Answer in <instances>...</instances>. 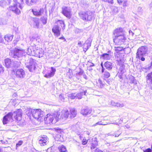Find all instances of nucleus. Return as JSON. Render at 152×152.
Returning a JSON list of instances; mask_svg holds the SVG:
<instances>
[{
    "label": "nucleus",
    "mask_w": 152,
    "mask_h": 152,
    "mask_svg": "<svg viewBox=\"0 0 152 152\" xmlns=\"http://www.w3.org/2000/svg\"><path fill=\"white\" fill-rule=\"evenodd\" d=\"M144 56H140V59L142 61H143L145 60V58L143 57Z\"/></svg>",
    "instance_id": "obj_64"
},
{
    "label": "nucleus",
    "mask_w": 152,
    "mask_h": 152,
    "mask_svg": "<svg viewBox=\"0 0 152 152\" xmlns=\"http://www.w3.org/2000/svg\"><path fill=\"white\" fill-rule=\"evenodd\" d=\"M100 65H101V66L102 68L101 72H104V71L105 69V68L103 66H104V64H103L102 62L101 63Z\"/></svg>",
    "instance_id": "obj_56"
},
{
    "label": "nucleus",
    "mask_w": 152,
    "mask_h": 152,
    "mask_svg": "<svg viewBox=\"0 0 152 152\" xmlns=\"http://www.w3.org/2000/svg\"><path fill=\"white\" fill-rule=\"evenodd\" d=\"M51 71L48 72L45 75L44 77H45L47 78H49L53 77L56 71V69L53 67H51Z\"/></svg>",
    "instance_id": "obj_16"
},
{
    "label": "nucleus",
    "mask_w": 152,
    "mask_h": 152,
    "mask_svg": "<svg viewBox=\"0 0 152 152\" xmlns=\"http://www.w3.org/2000/svg\"><path fill=\"white\" fill-rule=\"evenodd\" d=\"M107 124H104L103 122H102V120H101L100 121H98L97 123H96V124H94V126H96L97 125H105Z\"/></svg>",
    "instance_id": "obj_46"
},
{
    "label": "nucleus",
    "mask_w": 152,
    "mask_h": 152,
    "mask_svg": "<svg viewBox=\"0 0 152 152\" xmlns=\"http://www.w3.org/2000/svg\"><path fill=\"white\" fill-rule=\"evenodd\" d=\"M80 91V92L79 93L82 96L83 95H86V94L87 93V90L85 88H82Z\"/></svg>",
    "instance_id": "obj_35"
},
{
    "label": "nucleus",
    "mask_w": 152,
    "mask_h": 152,
    "mask_svg": "<svg viewBox=\"0 0 152 152\" xmlns=\"http://www.w3.org/2000/svg\"><path fill=\"white\" fill-rule=\"evenodd\" d=\"M94 152H103V151L97 148L94 150Z\"/></svg>",
    "instance_id": "obj_60"
},
{
    "label": "nucleus",
    "mask_w": 152,
    "mask_h": 152,
    "mask_svg": "<svg viewBox=\"0 0 152 152\" xmlns=\"http://www.w3.org/2000/svg\"><path fill=\"white\" fill-rule=\"evenodd\" d=\"M59 100L62 102H64V101L65 98L64 96L61 94H60L59 96Z\"/></svg>",
    "instance_id": "obj_49"
},
{
    "label": "nucleus",
    "mask_w": 152,
    "mask_h": 152,
    "mask_svg": "<svg viewBox=\"0 0 152 152\" xmlns=\"http://www.w3.org/2000/svg\"><path fill=\"white\" fill-rule=\"evenodd\" d=\"M63 14L67 18H70L71 16V10L69 7H64L62 8Z\"/></svg>",
    "instance_id": "obj_11"
},
{
    "label": "nucleus",
    "mask_w": 152,
    "mask_h": 152,
    "mask_svg": "<svg viewBox=\"0 0 152 152\" xmlns=\"http://www.w3.org/2000/svg\"><path fill=\"white\" fill-rule=\"evenodd\" d=\"M92 111V110L88 108H82L81 110V113L83 116H86L90 114Z\"/></svg>",
    "instance_id": "obj_15"
},
{
    "label": "nucleus",
    "mask_w": 152,
    "mask_h": 152,
    "mask_svg": "<svg viewBox=\"0 0 152 152\" xmlns=\"http://www.w3.org/2000/svg\"><path fill=\"white\" fill-rule=\"evenodd\" d=\"M98 82L99 85V86L100 88H102L104 86V84L100 79H99L98 80Z\"/></svg>",
    "instance_id": "obj_48"
},
{
    "label": "nucleus",
    "mask_w": 152,
    "mask_h": 152,
    "mask_svg": "<svg viewBox=\"0 0 152 152\" xmlns=\"http://www.w3.org/2000/svg\"><path fill=\"white\" fill-rule=\"evenodd\" d=\"M69 115V112L67 110H63L61 112V118L62 119L66 120L68 118Z\"/></svg>",
    "instance_id": "obj_19"
},
{
    "label": "nucleus",
    "mask_w": 152,
    "mask_h": 152,
    "mask_svg": "<svg viewBox=\"0 0 152 152\" xmlns=\"http://www.w3.org/2000/svg\"><path fill=\"white\" fill-rule=\"evenodd\" d=\"M15 75L17 77L22 79L25 77L26 73L24 70L22 69H18L15 71Z\"/></svg>",
    "instance_id": "obj_10"
},
{
    "label": "nucleus",
    "mask_w": 152,
    "mask_h": 152,
    "mask_svg": "<svg viewBox=\"0 0 152 152\" xmlns=\"http://www.w3.org/2000/svg\"><path fill=\"white\" fill-rule=\"evenodd\" d=\"M33 27L35 28H38L39 26V18H34L33 19Z\"/></svg>",
    "instance_id": "obj_22"
},
{
    "label": "nucleus",
    "mask_w": 152,
    "mask_h": 152,
    "mask_svg": "<svg viewBox=\"0 0 152 152\" xmlns=\"http://www.w3.org/2000/svg\"><path fill=\"white\" fill-rule=\"evenodd\" d=\"M146 78L147 83L152 84V72L148 74Z\"/></svg>",
    "instance_id": "obj_25"
},
{
    "label": "nucleus",
    "mask_w": 152,
    "mask_h": 152,
    "mask_svg": "<svg viewBox=\"0 0 152 152\" xmlns=\"http://www.w3.org/2000/svg\"><path fill=\"white\" fill-rule=\"evenodd\" d=\"M103 73V77L106 78H107L110 76V74L109 72L106 70H105L103 72H102Z\"/></svg>",
    "instance_id": "obj_34"
},
{
    "label": "nucleus",
    "mask_w": 152,
    "mask_h": 152,
    "mask_svg": "<svg viewBox=\"0 0 152 152\" xmlns=\"http://www.w3.org/2000/svg\"><path fill=\"white\" fill-rule=\"evenodd\" d=\"M30 49V52H29V54L31 55L32 56H34L36 57L38 56V52L39 51H40V48L37 49L35 48V51H34L32 52V51H31V49Z\"/></svg>",
    "instance_id": "obj_23"
},
{
    "label": "nucleus",
    "mask_w": 152,
    "mask_h": 152,
    "mask_svg": "<svg viewBox=\"0 0 152 152\" xmlns=\"http://www.w3.org/2000/svg\"><path fill=\"white\" fill-rule=\"evenodd\" d=\"M28 116H32L35 119L40 120V118L43 116L44 113L40 109L34 110L30 109L29 110H27L26 112Z\"/></svg>",
    "instance_id": "obj_2"
},
{
    "label": "nucleus",
    "mask_w": 152,
    "mask_h": 152,
    "mask_svg": "<svg viewBox=\"0 0 152 152\" xmlns=\"http://www.w3.org/2000/svg\"><path fill=\"white\" fill-rule=\"evenodd\" d=\"M31 45L28 48L27 50V53L29 55L32 56L30 54H29V52H30V49H31V50L32 51V52H33L34 51H35V49L36 46H34L33 45V44L32 43Z\"/></svg>",
    "instance_id": "obj_29"
},
{
    "label": "nucleus",
    "mask_w": 152,
    "mask_h": 152,
    "mask_svg": "<svg viewBox=\"0 0 152 152\" xmlns=\"http://www.w3.org/2000/svg\"><path fill=\"white\" fill-rule=\"evenodd\" d=\"M129 33L130 35L133 36L134 34V33L132 32L131 30H129Z\"/></svg>",
    "instance_id": "obj_63"
},
{
    "label": "nucleus",
    "mask_w": 152,
    "mask_h": 152,
    "mask_svg": "<svg viewBox=\"0 0 152 152\" xmlns=\"http://www.w3.org/2000/svg\"><path fill=\"white\" fill-rule=\"evenodd\" d=\"M148 50L147 47L142 46L139 48L136 53V58H140V56H144Z\"/></svg>",
    "instance_id": "obj_9"
},
{
    "label": "nucleus",
    "mask_w": 152,
    "mask_h": 152,
    "mask_svg": "<svg viewBox=\"0 0 152 152\" xmlns=\"http://www.w3.org/2000/svg\"><path fill=\"white\" fill-rule=\"evenodd\" d=\"M152 67L151 66L149 67H147L146 66L145 67L140 66V71H143L144 72H146L147 70L150 69V67Z\"/></svg>",
    "instance_id": "obj_36"
},
{
    "label": "nucleus",
    "mask_w": 152,
    "mask_h": 152,
    "mask_svg": "<svg viewBox=\"0 0 152 152\" xmlns=\"http://www.w3.org/2000/svg\"><path fill=\"white\" fill-rule=\"evenodd\" d=\"M4 71V67H3L2 65L0 64V73L3 72Z\"/></svg>",
    "instance_id": "obj_55"
},
{
    "label": "nucleus",
    "mask_w": 152,
    "mask_h": 152,
    "mask_svg": "<svg viewBox=\"0 0 152 152\" xmlns=\"http://www.w3.org/2000/svg\"><path fill=\"white\" fill-rule=\"evenodd\" d=\"M13 0L15 4L13 6H10L8 9L12 11L17 15H19L20 13V11L18 8L19 7L20 9L22 10L23 7L19 3L17 2V0Z\"/></svg>",
    "instance_id": "obj_6"
},
{
    "label": "nucleus",
    "mask_w": 152,
    "mask_h": 152,
    "mask_svg": "<svg viewBox=\"0 0 152 152\" xmlns=\"http://www.w3.org/2000/svg\"><path fill=\"white\" fill-rule=\"evenodd\" d=\"M84 73V71L81 69H80V71L76 73L75 75V76L78 80H80L81 79V76Z\"/></svg>",
    "instance_id": "obj_27"
},
{
    "label": "nucleus",
    "mask_w": 152,
    "mask_h": 152,
    "mask_svg": "<svg viewBox=\"0 0 152 152\" xmlns=\"http://www.w3.org/2000/svg\"><path fill=\"white\" fill-rule=\"evenodd\" d=\"M144 152H151V150L150 148H148L145 150H143Z\"/></svg>",
    "instance_id": "obj_59"
},
{
    "label": "nucleus",
    "mask_w": 152,
    "mask_h": 152,
    "mask_svg": "<svg viewBox=\"0 0 152 152\" xmlns=\"http://www.w3.org/2000/svg\"><path fill=\"white\" fill-rule=\"evenodd\" d=\"M32 12L34 15L36 16H39L41 15L43 12V9L42 8L36 9L32 10Z\"/></svg>",
    "instance_id": "obj_13"
},
{
    "label": "nucleus",
    "mask_w": 152,
    "mask_h": 152,
    "mask_svg": "<svg viewBox=\"0 0 152 152\" xmlns=\"http://www.w3.org/2000/svg\"><path fill=\"white\" fill-rule=\"evenodd\" d=\"M37 36H34V35L33 37H31V41L33 42V45L34 46L35 45L36 46V44H37V42L36 39V38H37Z\"/></svg>",
    "instance_id": "obj_39"
},
{
    "label": "nucleus",
    "mask_w": 152,
    "mask_h": 152,
    "mask_svg": "<svg viewBox=\"0 0 152 152\" xmlns=\"http://www.w3.org/2000/svg\"><path fill=\"white\" fill-rule=\"evenodd\" d=\"M71 114L70 117L71 118H74L77 113V112L74 109H72L70 110Z\"/></svg>",
    "instance_id": "obj_32"
},
{
    "label": "nucleus",
    "mask_w": 152,
    "mask_h": 152,
    "mask_svg": "<svg viewBox=\"0 0 152 152\" xmlns=\"http://www.w3.org/2000/svg\"><path fill=\"white\" fill-rule=\"evenodd\" d=\"M25 64L26 67L28 68L30 72H33L35 70L36 68V63L35 60L30 58L28 61L26 62Z\"/></svg>",
    "instance_id": "obj_7"
},
{
    "label": "nucleus",
    "mask_w": 152,
    "mask_h": 152,
    "mask_svg": "<svg viewBox=\"0 0 152 152\" xmlns=\"http://www.w3.org/2000/svg\"><path fill=\"white\" fill-rule=\"evenodd\" d=\"M6 24V22L3 19L0 18V25L5 24Z\"/></svg>",
    "instance_id": "obj_52"
},
{
    "label": "nucleus",
    "mask_w": 152,
    "mask_h": 152,
    "mask_svg": "<svg viewBox=\"0 0 152 152\" xmlns=\"http://www.w3.org/2000/svg\"><path fill=\"white\" fill-rule=\"evenodd\" d=\"M20 62L15 61L13 62V66L15 68H18L20 66Z\"/></svg>",
    "instance_id": "obj_38"
},
{
    "label": "nucleus",
    "mask_w": 152,
    "mask_h": 152,
    "mask_svg": "<svg viewBox=\"0 0 152 152\" xmlns=\"http://www.w3.org/2000/svg\"><path fill=\"white\" fill-rule=\"evenodd\" d=\"M58 149L60 152H67L66 148L63 145H59Z\"/></svg>",
    "instance_id": "obj_33"
},
{
    "label": "nucleus",
    "mask_w": 152,
    "mask_h": 152,
    "mask_svg": "<svg viewBox=\"0 0 152 152\" xmlns=\"http://www.w3.org/2000/svg\"><path fill=\"white\" fill-rule=\"evenodd\" d=\"M112 12L114 14H115L118 12V8L115 6L113 7H112Z\"/></svg>",
    "instance_id": "obj_41"
},
{
    "label": "nucleus",
    "mask_w": 152,
    "mask_h": 152,
    "mask_svg": "<svg viewBox=\"0 0 152 152\" xmlns=\"http://www.w3.org/2000/svg\"><path fill=\"white\" fill-rule=\"evenodd\" d=\"M41 20L43 24H45L47 22V17L45 16L41 17Z\"/></svg>",
    "instance_id": "obj_44"
},
{
    "label": "nucleus",
    "mask_w": 152,
    "mask_h": 152,
    "mask_svg": "<svg viewBox=\"0 0 152 152\" xmlns=\"http://www.w3.org/2000/svg\"><path fill=\"white\" fill-rule=\"evenodd\" d=\"M82 75H83V78L85 79L86 80H87L88 79V77L84 73H84L82 74Z\"/></svg>",
    "instance_id": "obj_61"
},
{
    "label": "nucleus",
    "mask_w": 152,
    "mask_h": 152,
    "mask_svg": "<svg viewBox=\"0 0 152 152\" xmlns=\"http://www.w3.org/2000/svg\"><path fill=\"white\" fill-rule=\"evenodd\" d=\"M94 11H88L86 12H80L79 14L81 18L83 20L90 21L94 16Z\"/></svg>",
    "instance_id": "obj_4"
},
{
    "label": "nucleus",
    "mask_w": 152,
    "mask_h": 152,
    "mask_svg": "<svg viewBox=\"0 0 152 152\" xmlns=\"http://www.w3.org/2000/svg\"><path fill=\"white\" fill-rule=\"evenodd\" d=\"M98 145L97 138L95 137L92 139V142L91 144V150L95 149Z\"/></svg>",
    "instance_id": "obj_21"
},
{
    "label": "nucleus",
    "mask_w": 152,
    "mask_h": 152,
    "mask_svg": "<svg viewBox=\"0 0 152 152\" xmlns=\"http://www.w3.org/2000/svg\"><path fill=\"white\" fill-rule=\"evenodd\" d=\"M111 105L117 107H122L124 106V104L123 103L120 104L117 102H115L113 101H112L111 102Z\"/></svg>",
    "instance_id": "obj_24"
},
{
    "label": "nucleus",
    "mask_w": 152,
    "mask_h": 152,
    "mask_svg": "<svg viewBox=\"0 0 152 152\" xmlns=\"http://www.w3.org/2000/svg\"><path fill=\"white\" fill-rule=\"evenodd\" d=\"M45 123L49 126L51 124H55L58 121L57 117H56L50 114H47L44 118Z\"/></svg>",
    "instance_id": "obj_5"
},
{
    "label": "nucleus",
    "mask_w": 152,
    "mask_h": 152,
    "mask_svg": "<svg viewBox=\"0 0 152 152\" xmlns=\"http://www.w3.org/2000/svg\"><path fill=\"white\" fill-rule=\"evenodd\" d=\"M39 143L41 146H45L46 145V143L48 141V138L45 135H43L38 138Z\"/></svg>",
    "instance_id": "obj_12"
},
{
    "label": "nucleus",
    "mask_w": 152,
    "mask_h": 152,
    "mask_svg": "<svg viewBox=\"0 0 152 152\" xmlns=\"http://www.w3.org/2000/svg\"><path fill=\"white\" fill-rule=\"evenodd\" d=\"M61 28L58 25H55L52 28V31L55 35L58 36L60 35Z\"/></svg>",
    "instance_id": "obj_18"
},
{
    "label": "nucleus",
    "mask_w": 152,
    "mask_h": 152,
    "mask_svg": "<svg viewBox=\"0 0 152 152\" xmlns=\"http://www.w3.org/2000/svg\"><path fill=\"white\" fill-rule=\"evenodd\" d=\"M76 93H71L69 94L68 95V97L70 98L71 99H76Z\"/></svg>",
    "instance_id": "obj_37"
},
{
    "label": "nucleus",
    "mask_w": 152,
    "mask_h": 152,
    "mask_svg": "<svg viewBox=\"0 0 152 152\" xmlns=\"http://www.w3.org/2000/svg\"><path fill=\"white\" fill-rule=\"evenodd\" d=\"M135 79L133 76H131L130 77L129 80L130 83H133Z\"/></svg>",
    "instance_id": "obj_54"
},
{
    "label": "nucleus",
    "mask_w": 152,
    "mask_h": 152,
    "mask_svg": "<svg viewBox=\"0 0 152 152\" xmlns=\"http://www.w3.org/2000/svg\"><path fill=\"white\" fill-rule=\"evenodd\" d=\"M115 50L117 53H119V52L122 51L123 50V48L122 47H115Z\"/></svg>",
    "instance_id": "obj_40"
},
{
    "label": "nucleus",
    "mask_w": 152,
    "mask_h": 152,
    "mask_svg": "<svg viewBox=\"0 0 152 152\" xmlns=\"http://www.w3.org/2000/svg\"><path fill=\"white\" fill-rule=\"evenodd\" d=\"M13 35H7L4 37V39L7 42L12 41L13 38Z\"/></svg>",
    "instance_id": "obj_30"
},
{
    "label": "nucleus",
    "mask_w": 152,
    "mask_h": 152,
    "mask_svg": "<svg viewBox=\"0 0 152 152\" xmlns=\"http://www.w3.org/2000/svg\"><path fill=\"white\" fill-rule=\"evenodd\" d=\"M107 53L102 54L100 56V58L106 60H110L112 57L111 51L109 50Z\"/></svg>",
    "instance_id": "obj_14"
},
{
    "label": "nucleus",
    "mask_w": 152,
    "mask_h": 152,
    "mask_svg": "<svg viewBox=\"0 0 152 152\" xmlns=\"http://www.w3.org/2000/svg\"><path fill=\"white\" fill-rule=\"evenodd\" d=\"M43 53L44 52L42 50V49L41 48H40V51H39L38 52V55L37 57L39 58H40L41 57H42L43 55Z\"/></svg>",
    "instance_id": "obj_45"
},
{
    "label": "nucleus",
    "mask_w": 152,
    "mask_h": 152,
    "mask_svg": "<svg viewBox=\"0 0 152 152\" xmlns=\"http://www.w3.org/2000/svg\"><path fill=\"white\" fill-rule=\"evenodd\" d=\"M105 81H106V82L108 84L110 85L112 82V80L110 79H107L105 80Z\"/></svg>",
    "instance_id": "obj_57"
},
{
    "label": "nucleus",
    "mask_w": 152,
    "mask_h": 152,
    "mask_svg": "<svg viewBox=\"0 0 152 152\" xmlns=\"http://www.w3.org/2000/svg\"><path fill=\"white\" fill-rule=\"evenodd\" d=\"M115 37L113 41L115 45H120L124 44L126 38L122 28L115 29L113 32Z\"/></svg>",
    "instance_id": "obj_1"
},
{
    "label": "nucleus",
    "mask_w": 152,
    "mask_h": 152,
    "mask_svg": "<svg viewBox=\"0 0 152 152\" xmlns=\"http://www.w3.org/2000/svg\"><path fill=\"white\" fill-rule=\"evenodd\" d=\"M104 66L108 71H110L112 70L113 65L112 62L107 61L104 63Z\"/></svg>",
    "instance_id": "obj_17"
},
{
    "label": "nucleus",
    "mask_w": 152,
    "mask_h": 152,
    "mask_svg": "<svg viewBox=\"0 0 152 152\" xmlns=\"http://www.w3.org/2000/svg\"><path fill=\"white\" fill-rule=\"evenodd\" d=\"M7 5V2L4 0H2L0 1V6L1 7L4 8Z\"/></svg>",
    "instance_id": "obj_42"
},
{
    "label": "nucleus",
    "mask_w": 152,
    "mask_h": 152,
    "mask_svg": "<svg viewBox=\"0 0 152 152\" xmlns=\"http://www.w3.org/2000/svg\"><path fill=\"white\" fill-rule=\"evenodd\" d=\"M23 143V141L21 140L19 141L18 143H17L16 144V149H17V148L20 146Z\"/></svg>",
    "instance_id": "obj_50"
},
{
    "label": "nucleus",
    "mask_w": 152,
    "mask_h": 152,
    "mask_svg": "<svg viewBox=\"0 0 152 152\" xmlns=\"http://www.w3.org/2000/svg\"><path fill=\"white\" fill-rule=\"evenodd\" d=\"M34 36H37V38H36V39L37 42L38 43L39 42L41 41V39H40V36H39L37 34H35Z\"/></svg>",
    "instance_id": "obj_51"
},
{
    "label": "nucleus",
    "mask_w": 152,
    "mask_h": 152,
    "mask_svg": "<svg viewBox=\"0 0 152 152\" xmlns=\"http://www.w3.org/2000/svg\"><path fill=\"white\" fill-rule=\"evenodd\" d=\"M4 62L6 66L8 68L11 67V59L9 58H6L4 59Z\"/></svg>",
    "instance_id": "obj_26"
},
{
    "label": "nucleus",
    "mask_w": 152,
    "mask_h": 152,
    "mask_svg": "<svg viewBox=\"0 0 152 152\" xmlns=\"http://www.w3.org/2000/svg\"><path fill=\"white\" fill-rule=\"evenodd\" d=\"M92 39L91 38H88L85 42L84 44V49L87 50L91 46Z\"/></svg>",
    "instance_id": "obj_20"
},
{
    "label": "nucleus",
    "mask_w": 152,
    "mask_h": 152,
    "mask_svg": "<svg viewBox=\"0 0 152 152\" xmlns=\"http://www.w3.org/2000/svg\"><path fill=\"white\" fill-rule=\"evenodd\" d=\"M57 23L58 25L61 26L63 29H64L65 27V25L64 23V22L62 20H58L57 22Z\"/></svg>",
    "instance_id": "obj_31"
},
{
    "label": "nucleus",
    "mask_w": 152,
    "mask_h": 152,
    "mask_svg": "<svg viewBox=\"0 0 152 152\" xmlns=\"http://www.w3.org/2000/svg\"><path fill=\"white\" fill-rule=\"evenodd\" d=\"M16 111V114H17V116L18 119V118L19 117H21L22 116V112L21 111V110H18Z\"/></svg>",
    "instance_id": "obj_43"
},
{
    "label": "nucleus",
    "mask_w": 152,
    "mask_h": 152,
    "mask_svg": "<svg viewBox=\"0 0 152 152\" xmlns=\"http://www.w3.org/2000/svg\"><path fill=\"white\" fill-rule=\"evenodd\" d=\"M76 99H81L82 97V96L80 94V93H78L77 94L76 93Z\"/></svg>",
    "instance_id": "obj_53"
},
{
    "label": "nucleus",
    "mask_w": 152,
    "mask_h": 152,
    "mask_svg": "<svg viewBox=\"0 0 152 152\" xmlns=\"http://www.w3.org/2000/svg\"><path fill=\"white\" fill-rule=\"evenodd\" d=\"M14 117L16 119H18L16 111L13 113L10 112L4 116L3 118V123L4 124H5L7 123L8 121L10 120L12 117Z\"/></svg>",
    "instance_id": "obj_8"
},
{
    "label": "nucleus",
    "mask_w": 152,
    "mask_h": 152,
    "mask_svg": "<svg viewBox=\"0 0 152 152\" xmlns=\"http://www.w3.org/2000/svg\"><path fill=\"white\" fill-rule=\"evenodd\" d=\"M37 2L36 0H25L26 4L29 6H31Z\"/></svg>",
    "instance_id": "obj_28"
},
{
    "label": "nucleus",
    "mask_w": 152,
    "mask_h": 152,
    "mask_svg": "<svg viewBox=\"0 0 152 152\" xmlns=\"http://www.w3.org/2000/svg\"><path fill=\"white\" fill-rule=\"evenodd\" d=\"M88 142V140L86 139H83L82 141V144L83 145L86 144Z\"/></svg>",
    "instance_id": "obj_58"
},
{
    "label": "nucleus",
    "mask_w": 152,
    "mask_h": 152,
    "mask_svg": "<svg viewBox=\"0 0 152 152\" xmlns=\"http://www.w3.org/2000/svg\"><path fill=\"white\" fill-rule=\"evenodd\" d=\"M87 65L88 66V68H90V67L95 66V64L89 61H88Z\"/></svg>",
    "instance_id": "obj_47"
},
{
    "label": "nucleus",
    "mask_w": 152,
    "mask_h": 152,
    "mask_svg": "<svg viewBox=\"0 0 152 152\" xmlns=\"http://www.w3.org/2000/svg\"><path fill=\"white\" fill-rule=\"evenodd\" d=\"M11 56L18 60H21L22 58H25V53L23 50L15 48L10 51Z\"/></svg>",
    "instance_id": "obj_3"
},
{
    "label": "nucleus",
    "mask_w": 152,
    "mask_h": 152,
    "mask_svg": "<svg viewBox=\"0 0 152 152\" xmlns=\"http://www.w3.org/2000/svg\"><path fill=\"white\" fill-rule=\"evenodd\" d=\"M106 2H108L109 3L113 4V0H107Z\"/></svg>",
    "instance_id": "obj_62"
}]
</instances>
